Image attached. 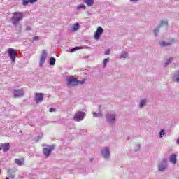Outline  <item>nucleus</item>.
Instances as JSON below:
<instances>
[{
	"mask_svg": "<svg viewBox=\"0 0 179 179\" xmlns=\"http://www.w3.org/2000/svg\"><path fill=\"white\" fill-rule=\"evenodd\" d=\"M23 13L22 12H14L13 13V16L11 17V22L14 26H17L21 20H23Z\"/></svg>",
	"mask_w": 179,
	"mask_h": 179,
	"instance_id": "obj_1",
	"label": "nucleus"
},
{
	"mask_svg": "<svg viewBox=\"0 0 179 179\" xmlns=\"http://www.w3.org/2000/svg\"><path fill=\"white\" fill-rule=\"evenodd\" d=\"M83 83H85V80H78L72 76L67 79V86L69 87H71V86H79V85H83Z\"/></svg>",
	"mask_w": 179,
	"mask_h": 179,
	"instance_id": "obj_2",
	"label": "nucleus"
},
{
	"mask_svg": "<svg viewBox=\"0 0 179 179\" xmlns=\"http://www.w3.org/2000/svg\"><path fill=\"white\" fill-rule=\"evenodd\" d=\"M8 55L12 61V62H15L16 61V57L17 55V52L13 48H10L8 49Z\"/></svg>",
	"mask_w": 179,
	"mask_h": 179,
	"instance_id": "obj_3",
	"label": "nucleus"
},
{
	"mask_svg": "<svg viewBox=\"0 0 179 179\" xmlns=\"http://www.w3.org/2000/svg\"><path fill=\"white\" fill-rule=\"evenodd\" d=\"M85 118V113L78 111L74 115V121L79 122Z\"/></svg>",
	"mask_w": 179,
	"mask_h": 179,
	"instance_id": "obj_4",
	"label": "nucleus"
},
{
	"mask_svg": "<svg viewBox=\"0 0 179 179\" xmlns=\"http://www.w3.org/2000/svg\"><path fill=\"white\" fill-rule=\"evenodd\" d=\"M52 150H54V145L48 146L46 148H43V154L45 155V156H46V157H49V156H50V155H51V152H52Z\"/></svg>",
	"mask_w": 179,
	"mask_h": 179,
	"instance_id": "obj_5",
	"label": "nucleus"
},
{
	"mask_svg": "<svg viewBox=\"0 0 179 179\" xmlns=\"http://www.w3.org/2000/svg\"><path fill=\"white\" fill-rule=\"evenodd\" d=\"M103 31L104 29H103L101 27H98L96 31L94 33V38H95V40H99Z\"/></svg>",
	"mask_w": 179,
	"mask_h": 179,
	"instance_id": "obj_6",
	"label": "nucleus"
},
{
	"mask_svg": "<svg viewBox=\"0 0 179 179\" xmlns=\"http://www.w3.org/2000/svg\"><path fill=\"white\" fill-rule=\"evenodd\" d=\"M47 59V52L45 50L42 51V55L40 58L39 65L40 66H43V64L45 62Z\"/></svg>",
	"mask_w": 179,
	"mask_h": 179,
	"instance_id": "obj_7",
	"label": "nucleus"
},
{
	"mask_svg": "<svg viewBox=\"0 0 179 179\" xmlns=\"http://www.w3.org/2000/svg\"><path fill=\"white\" fill-rule=\"evenodd\" d=\"M43 98H44V95L43 94V93L35 94V101L36 102L37 104H38V103H41V101H43Z\"/></svg>",
	"mask_w": 179,
	"mask_h": 179,
	"instance_id": "obj_8",
	"label": "nucleus"
},
{
	"mask_svg": "<svg viewBox=\"0 0 179 179\" xmlns=\"http://www.w3.org/2000/svg\"><path fill=\"white\" fill-rule=\"evenodd\" d=\"M24 95V92L22 89L14 90V97H22Z\"/></svg>",
	"mask_w": 179,
	"mask_h": 179,
	"instance_id": "obj_9",
	"label": "nucleus"
},
{
	"mask_svg": "<svg viewBox=\"0 0 179 179\" xmlns=\"http://www.w3.org/2000/svg\"><path fill=\"white\" fill-rule=\"evenodd\" d=\"M1 150L3 152H8L10 149V144L9 143H1L0 144Z\"/></svg>",
	"mask_w": 179,
	"mask_h": 179,
	"instance_id": "obj_10",
	"label": "nucleus"
},
{
	"mask_svg": "<svg viewBox=\"0 0 179 179\" xmlns=\"http://www.w3.org/2000/svg\"><path fill=\"white\" fill-rule=\"evenodd\" d=\"M164 24L165 26H167V24H169V22L167 21H162L160 25L157 28L154 29V34H155V36H157V33H159L160 27H162V26H164Z\"/></svg>",
	"mask_w": 179,
	"mask_h": 179,
	"instance_id": "obj_11",
	"label": "nucleus"
},
{
	"mask_svg": "<svg viewBox=\"0 0 179 179\" xmlns=\"http://www.w3.org/2000/svg\"><path fill=\"white\" fill-rule=\"evenodd\" d=\"M102 155L105 159H107L110 156V149L108 147H106L102 151Z\"/></svg>",
	"mask_w": 179,
	"mask_h": 179,
	"instance_id": "obj_12",
	"label": "nucleus"
},
{
	"mask_svg": "<svg viewBox=\"0 0 179 179\" xmlns=\"http://www.w3.org/2000/svg\"><path fill=\"white\" fill-rule=\"evenodd\" d=\"M174 41L173 40H170L168 43L162 41L159 43V45L161 47H169V45H171V44H173Z\"/></svg>",
	"mask_w": 179,
	"mask_h": 179,
	"instance_id": "obj_13",
	"label": "nucleus"
},
{
	"mask_svg": "<svg viewBox=\"0 0 179 179\" xmlns=\"http://www.w3.org/2000/svg\"><path fill=\"white\" fill-rule=\"evenodd\" d=\"M15 163L17 164V166H23V164H24V159H15Z\"/></svg>",
	"mask_w": 179,
	"mask_h": 179,
	"instance_id": "obj_14",
	"label": "nucleus"
},
{
	"mask_svg": "<svg viewBox=\"0 0 179 179\" xmlns=\"http://www.w3.org/2000/svg\"><path fill=\"white\" fill-rule=\"evenodd\" d=\"M169 160L171 163L176 164V163H177V156H176L174 154H172L169 158Z\"/></svg>",
	"mask_w": 179,
	"mask_h": 179,
	"instance_id": "obj_15",
	"label": "nucleus"
},
{
	"mask_svg": "<svg viewBox=\"0 0 179 179\" xmlns=\"http://www.w3.org/2000/svg\"><path fill=\"white\" fill-rule=\"evenodd\" d=\"M84 3H86L88 6H93L94 0H84Z\"/></svg>",
	"mask_w": 179,
	"mask_h": 179,
	"instance_id": "obj_16",
	"label": "nucleus"
},
{
	"mask_svg": "<svg viewBox=\"0 0 179 179\" xmlns=\"http://www.w3.org/2000/svg\"><path fill=\"white\" fill-rule=\"evenodd\" d=\"M173 80L175 82H179V71H176L173 76Z\"/></svg>",
	"mask_w": 179,
	"mask_h": 179,
	"instance_id": "obj_17",
	"label": "nucleus"
},
{
	"mask_svg": "<svg viewBox=\"0 0 179 179\" xmlns=\"http://www.w3.org/2000/svg\"><path fill=\"white\" fill-rule=\"evenodd\" d=\"M114 120H115V116H114V115H110L108 117V122H110L111 124H113V122H114Z\"/></svg>",
	"mask_w": 179,
	"mask_h": 179,
	"instance_id": "obj_18",
	"label": "nucleus"
},
{
	"mask_svg": "<svg viewBox=\"0 0 179 179\" xmlns=\"http://www.w3.org/2000/svg\"><path fill=\"white\" fill-rule=\"evenodd\" d=\"M72 29L73 31H76V30L79 29V23H76L73 25Z\"/></svg>",
	"mask_w": 179,
	"mask_h": 179,
	"instance_id": "obj_19",
	"label": "nucleus"
},
{
	"mask_svg": "<svg viewBox=\"0 0 179 179\" xmlns=\"http://www.w3.org/2000/svg\"><path fill=\"white\" fill-rule=\"evenodd\" d=\"M166 167H167V165H159V171H164V170H166Z\"/></svg>",
	"mask_w": 179,
	"mask_h": 179,
	"instance_id": "obj_20",
	"label": "nucleus"
},
{
	"mask_svg": "<svg viewBox=\"0 0 179 179\" xmlns=\"http://www.w3.org/2000/svg\"><path fill=\"white\" fill-rule=\"evenodd\" d=\"M82 47L81 46H76L75 48H73V49H71L70 50V52H73L74 51H78V50H82Z\"/></svg>",
	"mask_w": 179,
	"mask_h": 179,
	"instance_id": "obj_21",
	"label": "nucleus"
},
{
	"mask_svg": "<svg viewBox=\"0 0 179 179\" xmlns=\"http://www.w3.org/2000/svg\"><path fill=\"white\" fill-rule=\"evenodd\" d=\"M50 65H55V58H54V57H51L50 59Z\"/></svg>",
	"mask_w": 179,
	"mask_h": 179,
	"instance_id": "obj_22",
	"label": "nucleus"
},
{
	"mask_svg": "<svg viewBox=\"0 0 179 179\" xmlns=\"http://www.w3.org/2000/svg\"><path fill=\"white\" fill-rule=\"evenodd\" d=\"M144 106H146V101H145V99H142L141 101L140 107H144Z\"/></svg>",
	"mask_w": 179,
	"mask_h": 179,
	"instance_id": "obj_23",
	"label": "nucleus"
},
{
	"mask_svg": "<svg viewBox=\"0 0 179 179\" xmlns=\"http://www.w3.org/2000/svg\"><path fill=\"white\" fill-rule=\"evenodd\" d=\"M82 8L86 9V6H85V5H83V4H81V5H80V6L77 8V9H78V10H80V9H82Z\"/></svg>",
	"mask_w": 179,
	"mask_h": 179,
	"instance_id": "obj_24",
	"label": "nucleus"
},
{
	"mask_svg": "<svg viewBox=\"0 0 179 179\" xmlns=\"http://www.w3.org/2000/svg\"><path fill=\"white\" fill-rule=\"evenodd\" d=\"M40 40V36H34L32 39V43H34V41H38Z\"/></svg>",
	"mask_w": 179,
	"mask_h": 179,
	"instance_id": "obj_25",
	"label": "nucleus"
},
{
	"mask_svg": "<svg viewBox=\"0 0 179 179\" xmlns=\"http://www.w3.org/2000/svg\"><path fill=\"white\" fill-rule=\"evenodd\" d=\"M127 57H128V53L127 52H123L120 56V58H127Z\"/></svg>",
	"mask_w": 179,
	"mask_h": 179,
	"instance_id": "obj_26",
	"label": "nucleus"
},
{
	"mask_svg": "<svg viewBox=\"0 0 179 179\" xmlns=\"http://www.w3.org/2000/svg\"><path fill=\"white\" fill-rule=\"evenodd\" d=\"M173 61V57L169 59V60L165 63V66H167Z\"/></svg>",
	"mask_w": 179,
	"mask_h": 179,
	"instance_id": "obj_27",
	"label": "nucleus"
},
{
	"mask_svg": "<svg viewBox=\"0 0 179 179\" xmlns=\"http://www.w3.org/2000/svg\"><path fill=\"white\" fill-rule=\"evenodd\" d=\"M29 2H30V1L23 0L24 6H26L29 5Z\"/></svg>",
	"mask_w": 179,
	"mask_h": 179,
	"instance_id": "obj_28",
	"label": "nucleus"
},
{
	"mask_svg": "<svg viewBox=\"0 0 179 179\" xmlns=\"http://www.w3.org/2000/svg\"><path fill=\"white\" fill-rule=\"evenodd\" d=\"M108 62V59H105L103 60V66L106 67L107 66V63Z\"/></svg>",
	"mask_w": 179,
	"mask_h": 179,
	"instance_id": "obj_29",
	"label": "nucleus"
},
{
	"mask_svg": "<svg viewBox=\"0 0 179 179\" xmlns=\"http://www.w3.org/2000/svg\"><path fill=\"white\" fill-rule=\"evenodd\" d=\"M163 135H164V130H162L159 133V137L162 138Z\"/></svg>",
	"mask_w": 179,
	"mask_h": 179,
	"instance_id": "obj_30",
	"label": "nucleus"
},
{
	"mask_svg": "<svg viewBox=\"0 0 179 179\" xmlns=\"http://www.w3.org/2000/svg\"><path fill=\"white\" fill-rule=\"evenodd\" d=\"M100 116V115H99V114H97V113H93V117H94V118H97V117H99Z\"/></svg>",
	"mask_w": 179,
	"mask_h": 179,
	"instance_id": "obj_31",
	"label": "nucleus"
},
{
	"mask_svg": "<svg viewBox=\"0 0 179 179\" xmlns=\"http://www.w3.org/2000/svg\"><path fill=\"white\" fill-rule=\"evenodd\" d=\"M111 50H110V49H108L106 52H105V55H108V54H110Z\"/></svg>",
	"mask_w": 179,
	"mask_h": 179,
	"instance_id": "obj_32",
	"label": "nucleus"
},
{
	"mask_svg": "<svg viewBox=\"0 0 179 179\" xmlns=\"http://www.w3.org/2000/svg\"><path fill=\"white\" fill-rule=\"evenodd\" d=\"M30 3H34V2H37V0H29Z\"/></svg>",
	"mask_w": 179,
	"mask_h": 179,
	"instance_id": "obj_33",
	"label": "nucleus"
},
{
	"mask_svg": "<svg viewBox=\"0 0 179 179\" xmlns=\"http://www.w3.org/2000/svg\"><path fill=\"white\" fill-rule=\"evenodd\" d=\"M54 111H55V108H50V113H52Z\"/></svg>",
	"mask_w": 179,
	"mask_h": 179,
	"instance_id": "obj_34",
	"label": "nucleus"
},
{
	"mask_svg": "<svg viewBox=\"0 0 179 179\" xmlns=\"http://www.w3.org/2000/svg\"><path fill=\"white\" fill-rule=\"evenodd\" d=\"M26 30H27V31H30V30H31V27L27 26V27H26Z\"/></svg>",
	"mask_w": 179,
	"mask_h": 179,
	"instance_id": "obj_35",
	"label": "nucleus"
},
{
	"mask_svg": "<svg viewBox=\"0 0 179 179\" xmlns=\"http://www.w3.org/2000/svg\"><path fill=\"white\" fill-rule=\"evenodd\" d=\"M132 2H136L138 0H131Z\"/></svg>",
	"mask_w": 179,
	"mask_h": 179,
	"instance_id": "obj_36",
	"label": "nucleus"
},
{
	"mask_svg": "<svg viewBox=\"0 0 179 179\" xmlns=\"http://www.w3.org/2000/svg\"><path fill=\"white\" fill-rule=\"evenodd\" d=\"M15 178V175L11 176V178Z\"/></svg>",
	"mask_w": 179,
	"mask_h": 179,
	"instance_id": "obj_37",
	"label": "nucleus"
},
{
	"mask_svg": "<svg viewBox=\"0 0 179 179\" xmlns=\"http://www.w3.org/2000/svg\"><path fill=\"white\" fill-rule=\"evenodd\" d=\"M43 134H41V138H43Z\"/></svg>",
	"mask_w": 179,
	"mask_h": 179,
	"instance_id": "obj_38",
	"label": "nucleus"
},
{
	"mask_svg": "<svg viewBox=\"0 0 179 179\" xmlns=\"http://www.w3.org/2000/svg\"><path fill=\"white\" fill-rule=\"evenodd\" d=\"M1 171H2L0 169V174H1Z\"/></svg>",
	"mask_w": 179,
	"mask_h": 179,
	"instance_id": "obj_39",
	"label": "nucleus"
},
{
	"mask_svg": "<svg viewBox=\"0 0 179 179\" xmlns=\"http://www.w3.org/2000/svg\"><path fill=\"white\" fill-rule=\"evenodd\" d=\"M6 179H9V178L6 177Z\"/></svg>",
	"mask_w": 179,
	"mask_h": 179,
	"instance_id": "obj_40",
	"label": "nucleus"
},
{
	"mask_svg": "<svg viewBox=\"0 0 179 179\" xmlns=\"http://www.w3.org/2000/svg\"><path fill=\"white\" fill-rule=\"evenodd\" d=\"M0 150H1V148H0Z\"/></svg>",
	"mask_w": 179,
	"mask_h": 179,
	"instance_id": "obj_41",
	"label": "nucleus"
}]
</instances>
